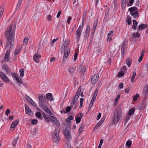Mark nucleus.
I'll return each mask as SVG.
<instances>
[{
	"instance_id": "obj_1",
	"label": "nucleus",
	"mask_w": 148,
	"mask_h": 148,
	"mask_svg": "<svg viewBox=\"0 0 148 148\" xmlns=\"http://www.w3.org/2000/svg\"><path fill=\"white\" fill-rule=\"evenodd\" d=\"M16 25L15 23H11L7 30L5 32V37L7 41L5 48L10 50L13 46L14 43V38Z\"/></svg>"
},
{
	"instance_id": "obj_2",
	"label": "nucleus",
	"mask_w": 148,
	"mask_h": 148,
	"mask_svg": "<svg viewBox=\"0 0 148 148\" xmlns=\"http://www.w3.org/2000/svg\"><path fill=\"white\" fill-rule=\"evenodd\" d=\"M122 110L120 108H116L113 112L112 122L113 125L116 124L119 121L122 115Z\"/></svg>"
},
{
	"instance_id": "obj_3",
	"label": "nucleus",
	"mask_w": 148,
	"mask_h": 148,
	"mask_svg": "<svg viewBox=\"0 0 148 148\" xmlns=\"http://www.w3.org/2000/svg\"><path fill=\"white\" fill-rule=\"evenodd\" d=\"M60 127H56L55 130L52 133V138L54 143L58 144L60 140L59 133L60 132Z\"/></svg>"
},
{
	"instance_id": "obj_4",
	"label": "nucleus",
	"mask_w": 148,
	"mask_h": 148,
	"mask_svg": "<svg viewBox=\"0 0 148 148\" xmlns=\"http://www.w3.org/2000/svg\"><path fill=\"white\" fill-rule=\"evenodd\" d=\"M84 25L83 23H82V25H79L75 33V38L77 42L79 41Z\"/></svg>"
},
{
	"instance_id": "obj_5",
	"label": "nucleus",
	"mask_w": 148,
	"mask_h": 148,
	"mask_svg": "<svg viewBox=\"0 0 148 148\" xmlns=\"http://www.w3.org/2000/svg\"><path fill=\"white\" fill-rule=\"evenodd\" d=\"M70 130L71 128L69 125L63 131V134L67 140L69 141L71 139V134L70 132Z\"/></svg>"
},
{
	"instance_id": "obj_6",
	"label": "nucleus",
	"mask_w": 148,
	"mask_h": 148,
	"mask_svg": "<svg viewBox=\"0 0 148 148\" xmlns=\"http://www.w3.org/2000/svg\"><path fill=\"white\" fill-rule=\"evenodd\" d=\"M137 8L136 7H131L129 9V10L130 12V14L133 16L134 18L136 17H138L139 16L138 11H137Z\"/></svg>"
},
{
	"instance_id": "obj_7",
	"label": "nucleus",
	"mask_w": 148,
	"mask_h": 148,
	"mask_svg": "<svg viewBox=\"0 0 148 148\" xmlns=\"http://www.w3.org/2000/svg\"><path fill=\"white\" fill-rule=\"evenodd\" d=\"M38 98L39 100V104H41L44 103V102L46 100L45 96L42 94H39L38 96Z\"/></svg>"
},
{
	"instance_id": "obj_8",
	"label": "nucleus",
	"mask_w": 148,
	"mask_h": 148,
	"mask_svg": "<svg viewBox=\"0 0 148 148\" xmlns=\"http://www.w3.org/2000/svg\"><path fill=\"white\" fill-rule=\"evenodd\" d=\"M45 111L47 112L49 114L52 113V112L50 110L49 108L45 104L43 103L39 105Z\"/></svg>"
},
{
	"instance_id": "obj_9",
	"label": "nucleus",
	"mask_w": 148,
	"mask_h": 148,
	"mask_svg": "<svg viewBox=\"0 0 148 148\" xmlns=\"http://www.w3.org/2000/svg\"><path fill=\"white\" fill-rule=\"evenodd\" d=\"M0 77L3 81L5 82H8L9 81V79L8 77L3 72H0Z\"/></svg>"
},
{
	"instance_id": "obj_10",
	"label": "nucleus",
	"mask_w": 148,
	"mask_h": 148,
	"mask_svg": "<svg viewBox=\"0 0 148 148\" xmlns=\"http://www.w3.org/2000/svg\"><path fill=\"white\" fill-rule=\"evenodd\" d=\"M83 114L82 113H79L76 115L75 121L76 123H79L81 121L82 118L83 117Z\"/></svg>"
},
{
	"instance_id": "obj_11",
	"label": "nucleus",
	"mask_w": 148,
	"mask_h": 148,
	"mask_svg": "<svg viewBox=\"0 0 148 148\" xmlns=\"http://www.w3.org/2000/svg\"><path fill=\"white\" fill-rule=\"evenodd\" d=\"M52 114H53V113L49 114L51 118V121L54 122L55 124L57 125L58 127H60L59 122L56 118L52 116Z\"/></svg>"
},
{
	"instance_id": "obj_12",
	"label": "nucleus",
	"mask_w": 148,
	"mask_h": 148,
	"mask_svg": "<svg viewBox=\"0 0 148 148\" xmlns=\"http://www.w3.org/2000/svg\"><path fill=\"white\" fill-rule=\"evenodd\" d=\"M2 69L7 74H10V71L7 65L3 64L2 66Z\"/></svg>"
},
{
	"instance_id": "obj_13",
	"label": "nucleus",
	"mask_w": 148,
	"mask_h": 148,
	"mask_svg": "<svg viewBox=\"0 0 148 148\" xmlns=\"http://www.w3.org/2000/svg\"><path fill=\"white\" fill-rule=\"evenodd\" d=\"M10 50H8L6 51L3 60L2 61L3 62L4 61L8 62L10 61L9 57L10 55Z\"/></svg>"
},
{
	"instance_id": "obj_14",
	"label": "nucleus",
	"mask_w": 148,
	"mask_h": 148,
	"mask_svg": "<svg viewBox=\"0 0 148 148\" xmlns=\"http://www.w3.org/2000/svg\"><path fill=\"white\" fill-rule=\"evenodd\" d=\"M76 67L75 66H70L68 68V71L70 74L73 76L76 70Z\"/></svg>"
},
{
	"instance_id": "obj_15",
	"label": "nucleus",
	"mask_w": 148,
	"mask_h": 148,
	"mask_svg": "<svg viewBox=\"0 0 148 148\" xmlns=\"http://www.w3.org/2000/svg\"><path fill=\"white\" fill-rule=\"evenodd\" d=\"M41 57V56L39 54L35 53L33 56L34 60L36 63H38L40 62L39 59Z\"/></svg>"
},
{
	"instance_id": "obj_16",
	"label": "nucleus",
	"mask_w": 148,
	"mask_h": 148,
	"mask_svg": "<svg viewBox=\"0 0 148 148\" xmlns=\"http://www.w3.org/2000/svg\"><path fill=\"white\" fill-rule=\"evenodd\" d=\"M70 52V48H67V49H65V51H64V55L63 57V61L65 60L64 59L65 58H66H66L69 55Z\"/></svg>"
},
{
	"instance_id": "obj_17",
	"label": "nucleus",
	"mask_w": 148,
	"mask_h": 148,
	"mask_svg": "<svg viewBox=\"0 0 148 148\" xmlns=\"http://www.w3.org/2000/svg\"><path fill=\"white\" fill-rule=\"evenodd\" d=\"M26 99L33 106L35 107L36 106V104L32 99L28 96L26 95Z\"/></svg>"
},
{
	"instance_id": "obj_18",
	"label": "nucleus",
	"mask_w": 148,
	"mask_h": 148,
	"mask_svg": "<svg viewBox=\"0 0 148 148\" xmlns=\"http://www.w3.org/2000/svg\"><path fill=\"white\" fill-rule=\"evenodd\" d=\"M44 118L46 120V121L48 123L50 122L51 121V118L50 117V116L48 115L47 114L44 113H42Z\"/></svg>"
},
{
	"instance_id": "obj_19",
	"label": "nucleus",
	"mask_w": 148,
	"mask_h": 148,
	"mask_svg": "<svg viewBox=\"0 0 148 148\" xmlns=\"http://www.w3.org/2000/svg\"><path fill=\"white\" fill-rule=\"evenodd\" d=\"M25 111L26 113L27 114H29L30 115L32 114L31 110H30V108L29 107L28 105L27 104H25Z\"/></svg>"
},
{
	"instance_id": "obj_20",
	"label": "nucleus",
	"mask_w": 148,
	"mask_h": 148,
	"mask_svg": "<svg viewBox=\"0 0 148 148\" xmlns=\"http://www.w3.org/2000/svg\"><path fill=\"white\" fill-rule=\"evenodd\" d=\"M98 75H94L91 78V82L93 83H95L98 79Z\"/></svg>"
},
{
	"instance_id": "obj_21",
	"label": "nucleus",
	"mask_w": 148,
	"mask_h": 148,
	"mask_svg": "<svg viewBox=\"0 0 148 148\" xmlns=\"http://www.w3.org/2000/svg\"><path fill=\"white\" fill-rule=\"evenodd\" d=\"M81 92V89L79 88L78 89L76 94L74 96L73 99L77 101Z\"/></svg>"
},
{
	"instance_id": "obj_22",
	"label": "nucleus",
	"mask_w": 148,
	"mask_h": 148,
	"mask_svg": "<svg viewBox=\"0 0 148 148\" xmlns=\"http://www.w3.org/2000/svg\"><path fill=\"white\" fill-rule=\"evenodd\" d=\"M70 42V40L68 39L64 41L63 45L64 49H66V48L69 45Z\"/></svg>"
},
{
	"instance_id": "obj_23",
	"label": "nucleus",
	"mask_w": 148,
	"mask_h": 148,
	"mask_svg": "<svg viewBox=\"0 0 148 148\" xmlns=\"http://www.w3.org/2000/svg\"><path fill=\"white\" fill-rule=\"evenodd\" d=\"M46 99H47L48 100L52 101L53 100V98L52 97V95L51 93H48L46 94L45 96Z\"/></svg>"
},
{
	"instance_id": "obj_24",
	"label": "nucleus",
	"mask_w": 148,
	"mask_h": 148,
	"mask_svg": "<svg viewBox=\"0 0 148 148\" xmlns=\"http://www.w3.org/2000/svg\"><path fill=\"white\" fill-rule=\"evenodd\" d=\"M132 60L129 57H127L126 59V64L128 67H130L132 63Z\"/></svg>"
},
{
	"instance_id": "obj_25",
	"label": "nucleus",
	"mask_w": 148,
	"mask_h": 148,
	"mask_svg": "<svg viewBox=\"0 0 148 148\" xmlns=\"http://www.w3.org/2000/svg\"><path fill=\"white\" fill-rule=\"evenodd\" d=\"M145 52V50H142V51L140 56L138 60V61L139 62H140L142 60L143 57L144 55V53Z\"/></svg>"
},
{
	"instance_id": "obj_26",
	"label": "nucleus",
	"mask_w": 148,
	"mask_h": 148,
	"mask_svg": "<svg viewBox=\"0 0 148 148\" xmlns=\"http://www.w3.org/2000/svg\"><path fill=\"white\" fill-rule=\"evenodd\" d=\"M133 25L132 26V28L135 30L136 29L137 26L138 25V22L135 20H133Z\"/></svg>"
},
{
	"instance_id": "obj_27",
	"label": "nucleus",
	"mask_w": 148,
	"mask_h": 148,
	"mask_svg": "<svg viewBox=\"0 0 148 148\" xmlns=\"http://www.w3.org/2000/svg\"><path fill=\"white\" fill-rule=\"evenodd\" d=\"M121 52L122 54V57H123L125 54L126 52V51H125V47L124 46H121Z\"/></svg>"
},
{
	"instance_id": "obj_28",
	"label": "nucleus",
	"mask_w": 148,
	"mask_h": 148,
	"mask_svg": "<svg viewBox=\"0 0 148 148\" xmlns=\"http://www.w3.org/2000/svg\"><path fill=\"white\" fill-rule=\"evenodd\" d=\"M18 123V121L16 120L13 122L11 125V128H13V130H14V128L15 127Z\"/></svg>"
},
{
	"instance_id": "obj_29",
	"label": "nucleus",
	"mask_w": 148,
	"mask_h": 148,
	"mask_svg": "<svg viewBox=\"0 0 148 148\" xmlns=\"http://www.w3.org/2000/svg\"><path fill=\"white\" fill-rule=\"evenodd\" d=\"M147 25L146 24H141L138 26V29L139 30H142L143 29L147 28Z\"/></svg>"
},
{
	"instance_id": "obj_30",
	"label": "nucleus",
	"mask_w": 148,
	"mask_h": 148,
	"mask_svg": "<svg viewBox=\"0 0 148 148\" xmlns=\"http://www.w3.org/2000/svg\"><path fill=\"white\" fill-rule=\"evenodd\" d=\"M101 50V47H100L98 46L97 47H96L94 49V51L95 53H96L97 54L99 53Z\"/></svg>"
},
{
	"instance_id": "obj_31",
	"label": "nucleus",
	"mask_w": 148,
	"mask_h": 148,
	"mask_svg": "<svg viewBox=\"0 0 148 148\" xmlns=\"http://www.w3.org/2000/svg\"><path fill=\"white\" fill-rule=\"evenodd\" d=\"M18 138L19 136L16 138H14L13 141L12 143L13 147H14L16 145L17 141L18 140Z\"/></svg>"
},
{
	"instance_id": "obj_32",
	"label": "nucleus",
	"mask_w": 148,
	"mask_h": 148,
	"mask_svg": "<svg viewBox=\"0 0 148 148\" xmlns=\"http://www.w3.org/2000/svg\"><path fill=\"white\" fill-rule=\"evenodd\" d=\"M36 116L40 120H42L43 119V117L41 115V113L40 112H36Z\"/></svg>"
},
{
	"instance_id": "obj_33",
	"label": "nucleus",
	"mask_w": 148,
	"mask_h": 148,
	"mask_svg": "<svg viewBox=\"0 0 148 148\" xmlns=\"http://www.w3.org/2000/svg\"><path fill=\"white\" fill-rule=\"evenodd\" d=\"M86 68L85 66L83 67L80 70V75L82 74V75H84L86 70Z\"/></svg>"
},
{
	"instance_id": "obj_34",
	"label": "nucleus",
	"mask_w": 148,
	"mask_h": 148,
	"mask_svg": "<svg viewBox=\"0 0 148 148\" xmlns=\"http://www.w3.org/2000/svg\"><path fill=\"white\" fill-rule=\"evenodd\" d=\"M135 110V108H132L131 109H130L129 110L128 114L129 115H132V114H134Z\"/></svg>"
},
{
	"instance_id": "obj_35",
	"label": "nucleus",
	"mask_w": 148,
	"mask_h": 148,
	"mask_svg": "<svg viewBox=\"0 0 148 148\" xmlns=\"http://www.w3.org/2000/svg\"><path fill=\"white\" fill-rule=\"evenodd\" d=\"M11 75L14 80H15V79L18 76V75L17 73L13 72H12L11 73Z\"/></svg>"
},
{
	"instance_id": "obj_36",
	"label": "nucleus",
	"mask_w": 148,
	"mask_h": 148,
	"mask_svg": "<svg viewBox=\"0 0 148 148\" xmlns=\"http://www.w3.org/2000/svg\"><path fill=\"white\" fill-rule=\"evenodd\" d=\"M20 76L23 77L24 76V70L23 69H21L19 70Z\"/></svg>"
},
{
	"instance_id": "obj_37",
	"label": "nucleus",
	"mask_w": 148,
	"mask_h": 148,
	"mask_svg": "<svg viewBox=\"0 0 148 148\" xmlns=\"http://www.w3.org/2000/svg\"><path fill=\"white\" fill-rule=\"evenodd\" d=\"M22 0H19L16 8V10H18L19 8L22 3Z\"/></svg>"
},
{
	"instance_id": "obj_38",
	"label": "nucleus",
	"mask_w": 148,
	"mask_h": 148,
	"mask_svg": "<svg viewBox=\"0 0 148 148\" xmlns=\"http://www.w3.org/2000/svg\"><path fill=\"white\" fill-rule=\"evenodd\" d=\"M98 20L97 19L94 20L93 25V28L96 29L98 23Z\"/></svg>"
},
{
	"instance_id": "obj_39",
	"label": "nucleus",
	"mask_w": 148,
	"mask_h": 148,
	"mask_svg": "<svg viewBox=\"0 0 148 148\" xmlns=\"http://www.w3.org/2000/svg\"><path fill=\"white\" fill-rule=\"evenodd\" d=\"M132 144V141L130 140H127L126 142V145L128 147H130Z\"/></svg>"
},
{
	"instance_id": "obj_40",
	"label": "nucleus",
	"mask_w": 148,
	"mask_h": 148,
	"mask_svg": "<svg viewBox=\"0 0 148 148\" xmlns=\"http://www.w3.org/2000/svg\"><path fill=\"white\" fill-rule=\"evenodd\" d=\"M98 92V90H96L94 91V93L92 97V98H93L96 99V98L97 96Z\"/></svg>"
},
{
	"instance_id": "obj_41",
	"label": "nucleus",
	"mask_w": 148,
	"mask_h": 148,
	"mask_svg": "<svg viewBox=\"0 0 148 148\" xmlns=\"http://www.w3.org/2000/svg\"><path fill=\"white\" fill-rule=\"evenodd\" d=\"M117 0H114L113 1V3L114 6V8L115 10H116L117 8Z\"/></svg>"
},
{
	"instance_id": "obj_42",
	"label": "nucleus",
	"mask_w": 148,
	"mask_h": 148,
	"mask_svg": "<svg viewBox=\"0 0 148 148\" xmlns=\"http://www.w3.org/2000/svg\"><path fill=\"white\" fill-rule=\"evenodd\" d=\"M124 73L123 71H120L118 74L117 76L119 77H121L124 75Z\"/></svg>"
},
{
	"instance_id": "obj_43",
	"label": "nucleus",
	"mask_w": 148,
	"mask_h": 148,
	"mask_svg": "<svg viewBox=\"0 0 148 148\" xmlns=\"http://www.w3.org/2000/svg\"><path fill=\"white\" fill-rule=\"evenodd\" d=\"M131 115H129L128 114L126 116V119L125 120V123H127V121H128V120L130 119V116Z\"/></svg>"
},
{
	"instance_id": "obj_44",
	"label": "nucleus",
	"mask_w": 148,
	"mask_h": 148,
	"mask_svg": "<svg viewBox=\"0 0 148 148\" xmlns=\"http://www.w3.org/2000/svg\"><path fill=\"white\" fill-rule=\"evenodd\" d=\"M15 80L19 83H21L23 82V81L21 78L20 77H18V76L15 79Z\"/></svg>"
},
{
	"instance_id": "obj_45",
	"label": "nucleus",
	"mask_w": 148,
	"mask_h": 148,
	"mask_svg": "<svg viewBox=\"0 0 148 148\" xmlns=\"http://www.w3.org/2000/svg\"><path fill=\"white\" fill-rule=\"evenodd\" d=\"M102 123H101V122L99 121L97 124L96 126L94 127V129H97L101 125Z\"/></svg>"
},
{
	"instance_id": "obj_46",
	"label": "nucleus",
	"mask_w": 148,
	"mask_h": 148,
	"mask_svg": "<svg viewBox=\"0 0 148 148\" xmlns=\"http://www.w3.org/2000/svg\"><path fill=\"white\" fill-rule=\"evenodd\" d=\"M122 3L121 5L122 8H125L126 4V3L127 2L125 1H122Z\"/></svg>"
},
{
	"instance_id": "obj_47",
	"label": "nucleus",
	"mask_w": 148,
	"mask_h": 148,
	"mask_svg": "<svg viewBox=\"0 0 148 148\" xmlns=\"http://www.w3.org/2000/svg\"><path fill=\"white\" fill-rule=\"evenodd\" d=\"M133 36L135 37H139L140 34L138 32L134 33L133 34Z\"/></svg>"
},
{
	"instance_id": "obj_48",
	"label": "nucleus",
	"mask_w": 148,
	"mask_h": 148,
	"mask_svg": "<svg viewBox=\"0 0 148 148\" xmlns=\"http://www.w3.org/2000/svg\"><path fill=\"white\" fill-rule=\"evenodd\" d=\"M20 51L21 50L19 48L18 49H16L14 51V55H16L17 54H18Z\"/></svg>"
},
{
	"instance_id": "obj_49",
	"label": "nucleus",
	"mask_w": 148,
	"mask_h": 148,
	"mask_svg": "<svg viewBox=\"0 0 148 148\" xmlns=\"http://www.w3.org/2000/svg\"><path fill=\"white\" fill-rule=\"evenodd\" d=\"M76 101L75 99H73L71 103V107H73L75 103L76 102Z\"/></svg>"
},
{
	"instance_id": "obj_50",
	"label": "nucleus",
	"mask_w": 148,
	"mask_h": 148,
	"mask_svg": "<svg viewBox=\"0 0 148 148\" xmlns=\"http://www.w3.org/2000/svg\"><path fill=\"white\" fill-rule=\"evenodd\" d=\"M128 17V18L126 21L127 22L128 25H129L131 23V20L130 17Z\"/></svg>"
},
{
	"instance_id": "obj_51",
	"label": "nucleus",
	"mask_w": 148,
	"mask_h": 148,
	"mask_svg": "<svg viewBox=\"0 0 148 148\" xmlns=\"http://www.w3.org/2000/svg\"><path fill=\"white\" fill-rule=\"evenodd\" d=\"M139 96V95L138 94H136L134 96L133 99V101H136L138 98V97Z\"/></svg>"
},
{
	"instance_id": "obj_52",
	"label": "nucleus",
	"mask_w": 148,
	"mask_h": 148,
	"mask_svg": "<svg viewBox=\"0 0 148 148\" xmlns=\"http://www.w3.org/2000/svg\"><path fill=\"white\" fill-rule=\"evenodd\" d=\"M103 139H101L100 141V143L98 147V148H101V145L103 144Z\"/></svg>"
},
{
	"instance_id": "obj_53",
	"label": "nucleus",
	"mask_w": 148,
	"mask_h": 148,
	"mask_svg": "<svg viewBox=\"0 0 148 148\" xmlns=\"http://www.w3.org/2000/svg\"><path fill=\"white\" fill-rule=\"evenodd\" d=\"M86 11H84L83 13V21L84 19H85L86 18Z\"/></svg>"
},
{
	"instance_id": "obj_54",
	"label": "nucleus",
	"mask_w": 148,
	"mask_h": 148,
	"mask_svg": "<svg viewBox=\"0 0 148 148\" xmlns=\"http://www.w3.org/2000/svg\"><path fill=\"white\" fill-rule=\"evenodd\" d=\"M29 41V39L27 38H25L23 40V42L24 44H27Z\"/></svg>"
},
{
	"instance_id": "obj_55",
	"label": "nucleus",
	"mask_w": 148,
	"mask_h": 148,
	"mask_svg": "<svg viewBox=\"0 0 148 148\" xmlns=\"http://www.w3.org/2000/svg\"><path fill=\"white\" fill-rule=\"evenodd\" d=\"M71 110V108L70 107V106H68L66 108V113H67V112H69Z\"/></svg>"
},
{
	"instance_id": "obj_56",
	"label": "nucleus",
	"mask_w": 148,
	"mask_h": 148,
	"mask_svg": "<svg viewBox=\"0 0 148 148\" xmlns=\"http://www.w3.org/2000/svg\"><path fill=\"white\" fill-rule=\"evenodd\" d=\"M3 7L1 6L0 8V15H2L3 12Z\"/></svg>"
},
{
	"instance_id": "obj_57",
	"label": "nucleus",
	"mask_w": 148,
	"mask_h": 148,
	"mask_svg": "<svg viewBox=\"0 0 148 148\" xmlns=\"http://www.w3.org/2000/svg\"><path fill=\"white\" fill-rule=\"evenodd\" d=\"M89 34L88 33H86L85 32V37H84V39L85 40H86L87 39H88L89 36Z\"/></svg>"
},
{
	"instance_id": "obj_58",
	"label": "nucleus",
	"mask_w": 148,
	"mask_h": 148,
	"mask_svg": "<svg viewBox=\"0 0 148 148\" xmlns=\"http://www.w3.org/2000/svg\"><path fill=\"white\" fill-rule=\"evenodd\" d=\"M10 113V110L8 108L5 111V115H6L7 116H8V114H9Z\"/></svg>"
},
{
	"instance_id": "obj_59",
	"label": "nucleus",
	"mask_w": 148,
	"mask_h": 148,
	"mask_svg": "<svg viewBox=\"0 0 148 148\" xmlns=\"http://www.w3.org/2000/svg\"><path fill=\"white\" fill-rule=\"evenodd\" d=\"M37 122V120L35 119H33L31 122L34 125L36 124Z\"/></svg>"
},
{
	"instance_id": "obj_60",
	"label": "nucleus",
	"mask_w": 148,
	"mask_h": 148,
	"mask_svg": "<svg viewBox=\"0 0 148 148\" xmlns=\"http://www.w3.org/2000/svg\"><path fill=\"white\" fill-rule=\"evenodd\" d=\"M120 97V95H118L115 99V102H117L118 101Z\"/></svg>"
},
{
	"instance_id": "obj_61",
	"label": "nucleus",
	"mask_w": 148,
	"mask_h": 148,
	"mask_svg": "<svg viewBox=\"0 0 148 148\" xmlns=\"http://www.w3.org/2000/svg\"><path fill=\"white\" fill-rule=\"evenodd\" d=\"M83 129V127H82V125L81 127H80L79 130V133H81Z\"/></svg>"
},
{
	"instance_id": "obj_62",
	"label": "nucleus",
	"mask_w": 148,
	"mask_h": 148,
	"mask_svg": "<svg viewBox=\"0 0 148 148\" xmlns=\"http://www.w3.org/2000/svg\"><path fill=\"white\" fill-rule=\"evenodd\" d=\"M77 53H75V54L73 60H74L75 61L76 59H77Z\"/></svg>"
},
{
	"instance_id": "obj_63",
	"label": "nucleus",
	"mask_w": 148,
	"mask_h": 148,
	"mask_svg": "<svg viewBox=\"0 0 148 148\" xmlns=\"http://www.w3.org/2000/svg\"><path fill=\"white\" fill-rule=\"evenodd\" d=\"M101 113H99V114L97 118V120H98L100 118L101 116Z\"/></svg>"
},
{
	"instance_id": "obj_64",
	"label": "nucleus",
	"mask_w": 148,
	"mask_h": 148,
	"mask_svg": "<svg viewBox=\"0 0 148 148\" xmlns=\"http://www.w3.org/2000/svg\"><path fill=\"white\" fill-rule=\"evenodd\" d=\"M123 87V83H121L119 84V88H122Z\"/></svg>"
}]
</instances>
